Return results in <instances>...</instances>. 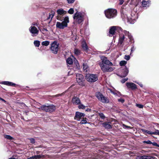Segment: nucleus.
Returning a JSON list of instances; mask_svg holds the SVG:
<instances>
[{
	"label": "nucleus",
	"mask_w": 159,
	"mask_h": 159,
	"mask_svg": "<svg viewBox=\"0 0 159 159\" xmlns=\"http://www.w3.org/2000/svg\"><path fill=\"white\" fill-rule=\"evenodd\" d=\"M121 17L123 20L125 21L129 22L130 24H133L138 18V14L134 10L131 11L130 16H128L127 12L125 9H122L120 11Z\"/></svg>",
	"instance_id": "nucleus-1"
},
{
	"label": "nucleus",
	"mask_w": 159,
	"mask_h": 159,
	"mask_svg": "<svg viewBox=\"0 0 159 159\" xmlns=\"http://www.w3.org/2000/svg\"><path fill=\"white\" fill-rule=\"evenodd\" d=\"M86 16V14L82 11L79 12L77 11L74 15L73 18L74 20V23L80 24L83 22L84 19V17Z\"/></svg>",
	"instance_id": "nucleus-2"
},
{
	"label": "nucleus",
	"mask_w": 159,
	"mask_h": 159,
	"mask_svg": "<svg viewBox=\"0 0 159 159\" xmlns=\"http://www.w3.org/2000/svg\"><path fill=\"white\" fill-rule=\"evenodd\" d=\"M69 22V17L68 16H66L63 19V20L61 22H57L56 26L57 28L61 29H63L68 26V24Z\"/></svg>",
	"instance_id": "nucleus-3"
},
{
	"label": "nucleus",
	"mask_w": 159,
	"mask_h": 159,
	"mask_svg": "<svg viewBox=\"0 0 159 159\" xmlns=\"http://www.w3.org/2000/svg\"><path fill=\"white\" fill-rule=\"evenodd\" d=\"M106 17L109 19L113 18L117 15V11L116 9H109L105 11Z\"/></svg>",
	"instance_id": "nucleus-4"
},
{
	"label": "nucleus",
	"mask_w": 159,
	"mask_h": 159,
	"mask_svg": "<svg viewBox=\"0 0 159 159\" xmlns=\"http://www.w3.org/2000/svg\"><path fill=\"white\" fill-rule=\"evenodd\" d=\"M96 96L99 101L103 103H107L109 100L107 98L100 92H97L96 93Z\"/></svg>",
	"instance_id": "nucleus-5"
},
{
	"label": "nucleus",
	"mask_w": 159,
	"mask_h": 159,
	"mask_svg": "<svg viewBox=\"0 0 159 159\" xmlns=\"http://www.w3.org/2000/svg\"><path fill=\"white\" fill-rule=\"evenodd\" d=\"M41 109L46 112H53L56 109L55 106L53 105H43L41 107Z\"/></svg>",
	"instance_id": "nucleus-6"
},
{
	"label": "nucleus",
	"mask_w": 159,
	"mask_h": 159,
	"mask_svg": "<svg viewBox=\"0 0 159 159\" xmlns=\"http://www.w3.org/2000/svg\"><path fill=\"white\" fill-rule=\"evenodd\" d=\"M85 78L89 82H94L98 80L97 75L94 74H88L86 75Z\"/></svg>",
	"instance_id": "nucleus-7"
},
{
	"label": "nucleus",
	"mask_w": 159,
	"mask_h": 159,
	"mask_svg": "<svg viewBox=\"0 0 159 159\" xmlns=\"http://www.w3.org/2000/svg\"><path fill=\"white\" fill-rule=\"evenodd\" d=\"M59 43L56 41L53 42L51 44L50 49L52 52L54 54L57 53L58 50Z\"/></svg>",
	"instance_id": "nucleus-8"
},
{
	"label": "nucleus",
	"mask_w": 159,
	"mask_h": 159,
	"mask_svg": "<svg viewBox=\"0 0 159 159\" xmlns=\"http://www.w3.org/2000/svg\"><path fill=\"white\" fill-rule=\"evenodd\" d=\"M111 66L102 64L100 67L104 72H111L115 68L114 67L110 66Z\"/></svg>",
	"instance_id": "nucleus-9"
},
{
	"label": "nucleus",
	"mask_w": 159,
	"mask_h": 159,
	"mask_svg": "<svg viewBox=\"0 0 159 159\" xmlns=\"http://www.w3.org/2000/svg\"><path fill=\"white\" fill-rule=\"evenodd\" d=\"M102 62L99 63V65L101 66V65H107L109 66H113V63L108 60L106 57L102 56L101 57Z\"/></svg>",
	"instance_id": "nucleus-10"
},
{
	"label": "nucleus",
	"mask_w": 159,
	"mask_h": 159,
	"mask_svg": "<svg viewBox=\"0 0 159 159\" xmlns=\"http://www.w3.org/2000/svg\"><path fill=\"white\" fill-rule=\"evenodd\" d=\"M76 79L77 82L80 86H83L84 79L83 75L80 74H76Z\"/></svg>",
	"instance_id": "nucleus-11"
},
{
	"label": "nucleus",
	"mask_w": 159,
	"mask_h": 159,
	"mask_svg": "<svg viewBox=\"0 0 159 159\" xmlns=\"http://www.w3.org/2000/svg\"><path fill=\"white\" fill-rule=\"evenodd\" d=\"M67 12L66 11L64 10L62 8L57 10V12L58 15L57 16V19L58 20H61L62 16L66 14Z\"/></svg>",
	"instance_id": "nucleus-12"
},
{
	"label": "nucleus",
	"mask_w": 159,
	"mask_h": 159,
	"mask_svg": "<svg viewBox=\"0 0 159 159\" xmlns=\"http://www.w3.org/2000/svg\"><path fill=\"white\" fill-rule=\"evenodd\" d=\"M29 30L33 37L37 36L39 34V30L36 27L34 26H31L29 29Z\"/></svg>",
	"instance_id": "nucleus-13"
},
{
	"label": "nucleus",
	"mask_w": 159,
	"mask_h": 159,
	"mask_svg": "<svg viewBox=\"0 0 159 159\" xmlns=\"http://www.w3.org/2000/svg\"><path fill=\"white\" fill-rule=\"evenodd\" d=\"M117 30H122V29L116 26H112L110 27L109 31V35L110 37H111L115 34V31Z\"/></svg>",
	"instance_id": "nucleus-14"
},
{
	"label": "nucleus",
	"mask_w": 159,
	"mask_h": 159,
	"mask_svg": "<svg viewBox=\"0 0 159 159\" xmlns=\"http://www.w3.org/2000/svg\"><path fill=\"white\" fill-rule=\"evenodd\" d=\"M85 115V114L83 113L76 111L74 117V119L75 120L78 121H80V120Z\"/></svg>",
	"instance_id": "nucleus-15"
},
{
	"label": "nucleus",
	"mask_w": 159,
	"mask_h": 159,
	"mask_svg": "<svg viewBox=\"0 0 159 159\" xmlns=\"http://www.w3.org/2000/svg\"><path fill=\"white\" fill-rule=\"evenodd\" d=\"M129 69L126 66H125L124 69L121 70V75L120 76L121 77H125L129 73Z\"/></svg>",
	"instance_id": "nucleus-16"
},
{
	"label": "nucleus",
	"mask_w": 159,
	"mask_h": 159,
	"mask_svg": "<svg viewBox=\"0 0 159 159\" xmlns=\"http://www.w3.org/2000/svg\"><path fill=\"white\" fill-rule=\"evenodd\" d=\"M126 86L128 88L134 90L137 88V86L135 84L131 82L126 83Z\"/></svg>",
	"instance_id": "nucleus-17"
},
{
	"label": "nucleus",
	"mask_w": 159,
	"mask_h": 159,
	"mask_svg": "<svg viewBox=\"0 0 159 159\" xmlns=\"http://www.w3.org/2000/svg\"><path fill=\"white\" fill-rule=\"evenodd\" d=\"M72 102L74 104L78 105L80 103V101L78 98L74 96L72 98Z\"/></svg>",
	"instance_id": "nucleus-18"
},
{
	"label": "nucleus",
	"mask_w": 159,
	"mask_h": 159,
	"mask_svg": "<svg viewBox=\"0 0 159 159\" xmlns=\"http://www.w3.org/2000/svg\"><path fill=\"white\" fill-rule=\"evenodd\" d=\"M123 33L125 34V35H127L130 40L132 42L134 43V41L133 38L132 36L129 33V31H127L125 30H124L123 31Z\"/></svg>",
	"instance_id": "nucleus-19"
},
{
	"label": "nucleus",
	"mask_w": 159,
	"mask_h": 159,
	"mask_svg": "<svg viewBox=\"0 0 159 159\" xmlns=\"http://www.w3.org/2000/svg\"><path fill=\"white\" fill-rule=\"evenodd\" d=\"M150 4V1L149 0L146 1L143 0L142 2V6L143 7H148L149 6Z\"/></svg>",
	"instance_id": "nucleus-20"
},
{
	"label": "nucleus",
	"mask_w": 159,
	"mask_h": 159,
	"mask_svg": "<svg viewBox=\"0 0 159 159\" xmlns=\"http://www.w3.org/2000/svg\"><path fill=\"white\" fill-rule=\"evenodd\" d=\"M2 84H4L9 86H15L16 84L11 82L7 81H3L1 82Z\"/></svg>",
	"instance_id": "nucleus-21"
},
{
	"label": "nucleus",
	"mask_w": 159,
	"mask_h": 159,
	"mask_svg": "<svg viewBox=\"0 0 159 159\" xmlns=\"http://www.w3.org/2000/svg\"><path fill=\"white\" fill-rule=\"evenodd\" d=\"M125 39V37L123 34H120L119 36V39L118 43L120 45L123 43V41Z\"/></svg>",
	"instance_id": "nucleus-22"
},
{
	"label": "nucleus",
	"mask_w": 159,
	"mask_h": 159,
	"mask_svg": "<svg viewBox=\"0 0 159 159\" xmlns=\"http://www.w3.org/2000/svg\"><path fill=\"white\" fill-rule=\"evenodd\" d=\"M82 47L83 49L85 51H87L88 49V46L85 41H83L82 43Z\"/></svg>",
	"instance_id": "nucleus-23"
},
{
	"label": "nucleus",
	"mask_w": 159,
	"mask_h": 159,
	"mask_svg": "<svg viewBox=\"0 0 159 159\" xmlns=\"http://www.w3.org/2000/svg\"><path fill=\"white\" fill-rule=\"evenodd\" d=\"M103 126L107 129H111L112 128L111 126L107 123H103L102 124Z\"/></svg>",
	"instance_id": "nucleus-24"
},
{
	"label": "nucleus",
	"mask_w": 159,
	"mask_h": 159,
	"mask_svg": "<svg viewBox=\"0 0 159 159\" xmlns=\"http://www.w3.org/2000/svg\"><path fill=\"white\" fill-rule=\"evenodd\" d=\"M55 15V13L54 12H52L49 14V16L47 18V19L50 20L51 21Z\"/></svg>",
	"instance_id": "nucleus-25"
},
{
	"label": "nucleus",
	"mask_w": 159,
	"mask_h": 159,
	"mask_svg": "<svg viewBox=\"0 0 159 159\" xmlns=\"http://www.w3.org/2000/svg\"><path fill=\"white\" fill-rule=\"evenodd\" d=\"M157 132H158V131L157 129H156L154 132H152L147 130L146 133L147 134L151 135L152 134L156 135V134L158 133Z\"/></svg>",
	"instance_id": "nucleus-26"
},
{
	"label": "nucleus",
	"mask_w": 159,
	"mask_h": 159,
	"mask_svg": "<svg viewBox=\"0 0 159 159\" xmlns=\"http://www.w3.org/2000/svg\"><path fill=\"white\" fill-rule=\"evenodd\" d=\"M66 63L68 64L72 65L73 63L72 59L70 57H68L66 60Z\"/></svg>",
	"instance_id": "nucleus-27"
},
{
	"label": "nucleus",
	"mask_w": 159,
	"mask_h": 159,
	"mask_svg": "<svg viewBox=\"0 0 159 159\" xmlns=\"http://www.w3.org/2000/svg\"><path fill=\"white\" fill-rule=\"evenodd\" d=\"M41 158V156L40 155H37L33 156L31 157H30L28 159H39Z\"/></svg>",
	"instance_id": "nucleus-28"
},
{
	"label": "nucleus",
	"mask_w": 159,
	"mask_h": 159,
	"mask_svg": "<svg viewBox=\"0 0 159 159\" xmlns=\"http://www.w3.org/2000/svg\"><path fill=\"white\" fill-rule=\"evenodd\" d=\"M136 49V47L134 44H132L131 45V47L130 49L131 52L130 55H131L132 53Z\"/></svg>",
	"instance_id": "nucleus-29"
},
{
	"label": "nucleus",
	"mask_w": 159,
	"mask_h": 159,
	"mask_svg": "<svg viewBox=\"0 0 159 159\" xmlns=\"http://www.w3.org/2000/svg\"><path fill=\"white\" fill-rule=\"evenodd\" d=\"M50 43V42L48 41H43L42 43V44L43 46H48Z\"/></svg>",
	"instance_id": "nucleus-30"
},
{
	"label": "nucleus",
	"mask_w": 159,
	"mask_h": 159,
	"mask_svg": "<svg viewBox=\"0 0 159 159\" xmlns=\"http://www.w3.org/2000/svg\"><path fill=\"white\" fill-rule=\"evenodd\" d=\"M34 46L36 47H39L40 44V42L39 40H35L34 42Z\"/></svg>",
	"instance_id": "nucleus-31"
},
{
	"label": "nucleus",
	"mask_w": 159,
	"mask_h": 159,
	"mask_svg": "<svg viewBox=\"0 0 159 159\" xmlns=\"http://www.w3.org/2000/svg\"><path fill=\"white\" fill-rule=\"evenodd\" d=\"M4 137L6 139L8 140H11L13 139V138L12 137L9 135H4Z\"/></svg>",
	"instance_id": "nucleus-32"
},
{
	"label": "nucleus",
	"mask_w": 159,
	"mask_h": 159,
	"mask_svg": "<svg viewBox=\"0 0 159 159\" xmlns=\"http://www.w3.org/2000/svg\"><path fill=\"white\" fill-rule=\"evenodd\" d=\"M127 63V61H121L120 62V66H123L126 65Z\"/></svg>",
	"instance_id": "nucleus-33"
},
{
	"label": "nucleus",
	"mask_w": 159,
	"mask_h": 159,
	"mask_svg": "<svg viewBox=\"0 0 159 159\" xmlns=\"http://www.w3.org/2000/svg\"><path fill=\"white\" fill-rule=\"evenodd\" d=\"M74 53L76 55H79L80 53V50L77 49H75L74 50Z\"/></svg>",
	"instance_id": "nucleus-34"
},
{
	"label": "nucleus",
	"mask_w": 159,
	"mask_h": 159,
	"mask_svg": "<svg viewBox=\"0 0 159 159\" xmlns=\"http://www.w3.org/2000/svg\"><path fill=\"white\" fill-rule=\"evenodd\" d=\"M83 69L84 71H87L88 70V66L86 64H83Z\"/></svg>",
	"instance_id": "nucleus-35"
},
{
	"label": "nucleus",
	"mask_w": 159,
	"mask_h": 159,
	"mask_svg": "<svg viewBox=\"0 0 159 159\" xmlns=\"http://www.w3.org/2000/svg\"><path fill=\"white\" fill-rule=\"evenodd\" d=\"M98 115L100 117V118L102 119H105V117L104 115V114L102 113H98Z\"/></svg>",
	"instance_id": "nucleus-36"
},
{
	"label": "nucleus",
	"mask_w": 159,
	"mask_h": 159,
	"mask_svg": "<svg viewBox=\"0 0 159 159\" xmlns=\"http://www.w3.org/2000/svg\"><path fill=\"white\" fill-rule=\"evenodd\" d=\"M68 13L70 14H72L74 13V10L73 8H70L68 11Z\"/></svg>",
	"instance_id": "nucleus-37"
},
{
	"label": "nucleus",
	"mask_w": 159,
	"mask_h": 159,
	"mask_svg": "<svg viewBox=\"0 0 159 159\" xmlns=\"http://www.w3.org/2000/svg\"><path fill=\"white\" fill-rule=\"evenodd\" d=\"M87 123V119L85 118L82 120L80 122L81 124H86Z\"/></svg>",
	"instance_id": "nucleus-38"
},
{
	"label": "nucleus",
	"mask_w": 159,
	"mask_h": 159,
	"mask_svg": "<svg viewBox=\"0 0 159 159\" xmlns=\"http://www.w3.org/2000/svg\"><path fill=\"white\" fill-rule=\"evenodd\" d=\"M78 107L80 109H84L85 108V106L83 104H80L79 105Z\"/></svg>",
	"instance_id": "nucleus-39"
},
{
	"label": "nucleus",
	"mask_w": 159,
	"mask_h": 159,
	"mask_svg": "<svg viewBox=\"0 0 159 159\" xmlns=\"http://www.w3.org/2000/svg\"><path fill=\"white\" fill-rule=\"evenodd\" d=\"M124 59L127 61L129 60L130 59V57L129 55H125Z\"/></svg>",
	"instance_id": "nucleus-40"
},
{
	"label": "nucleus",
	"mask_w": 159,
	"mask_h": 159,
	"mask_svg": "<svg viewBox=\"0 0 159 159\" xmlns=\"http://www.w3.org/2000/svg\"><path fill=\"white\" fill-rule=\"evenodd\" d=\"M143 143H147L148 144H152V142H151L150 140H148L147 141H144L143 142Z\"/></svg>",
	"instance_id": "nucleus-41"
},
{
	"label": "nucleus",
	"mask_w": 159,
	"mask_h": 159,
	"mask_svg": "<svg viewBox=\"0 0 159 159\" xmlns=\"http://www.w3.org/2000/svg\"><path fill=\"white\" fill-rule=\"evenodd\" d=\"M136 106L140 108H142L143 107V106L141 104H137L136 105Z\"/></svg>",
	"instance_id": "nucleus-42"
},
{
	"label": "nucleus",
	"mask_w": 159,
	"mask_h": 159,
	"mask_svg": "<svg viewBox=\"0 0 159 159\" xmlns=\"http://www.w3.org/2000/svg\"><path fill=\"white\" fill-rule=\"evenodd\" d=\"M142 156L143 159H150V156Z\"/></svg>",
	"instance_id": "nucleus-43"
},
{
	"label": "nucleus",
	"mask_w": 159,
	"mask_h": 159,
	"mask_svg": "<svg viewBox=\"0 0 159 159\" xmlns=\"http://www.w3.org/2000/svg\"><path fill=\"white\" fill-rule=\"evenodd\" d=\"M67 1L68 3L72 4L75 2V0H67Z\"/></svg>",
	"instance_id": "nucleus-44"
},
{
	"label": "nucleus",
	"mask_w": 159,
	"mask_h": 159,
	"mask_svg": "<svg viewBox=\"0 0 159 159\" xmlns=\"http://www.w3.org/2000/svg\"><path fill=\"white\" fill-rule=\"evenodd\" d=\"M128 80V78L123 79L121 80V82L122 83H124L126 81Z\"/></svg>",
	"instance_id": "nucleus-45"
},
{
	"label": "nucleus",
	"mask_w": 159,
	"mask_h": 159,
	"mask_svg": "<svg viewBox=\"0 0 159 159\" xmlns=\"http://www.w3.org/2000/svg\"><path fill=\"white\" fill-rule=\"evenodd\" d=\"M119 4L120 5H122L123 3L124 2V0H119Z\"/></svg>",
	"instance_id": "nucleus-46"
},
{
	"label": "nucleus",
	"mask_w": 159,
	"mask_h": 159,
	"mask_svg": "<svg viewBox=\"0 0 159 159\" xmlns=\"http://www.w3.org/2000/svg\"><path fill=\"white\" fill-rule=\"evenodd\" d=\"M152 144L154 146H157L159 147V145H158L156 142H152Z\"/></svg>",
	"instance_id": "nucleus-47"
},
{
	"label": "nucleus",
	"mask_w": 159,
	"mask_h": 159,
	"mask_svg": "<svg viewBox=\"0 0 159 159\" xmlns=\"http://www.w3.org/2000/svg\"><path fill=\"white\" fill-rule=\"evenodd\" d=\"M118 101L119 102H121V103H123L125 101V100L122 98H120L118 99Z\"/></svg>",
	"instance_id": "nucleus-48"
},
{
	"label": "nucleus",
	"mask_w": 159,
	"mask_h": 159,
	"mask_svg": "<svg viewBox=\"0 0 159 159\" xmlns=\"http://www.w3.org/2000/svg\"><path fill=\"white\" fill-rule=\"evenodd\" d=\"M30 142L32 143H35V140L34 139L31 138L30 139Z\"/></svg>",
	"instance_id": "nucleus-49"
},
{
	"label": "nucleus",
	"mask_w": 159,
	"mask_h": 159,
	"mask_svg": "<svg viewBox=\"0 0 159 159\" xmlns=\"http://www.w3.org/2000/svg\"><path fill=\"white\" fill-rule=\"evenodd\" d=\"M31 26H38V24L36 23H34L32 24Z\"/></svg>",
	"instance_id": "nucleus-50"
},
{
	"label": "nucleus",
	"mask_w": 159,
	"mask_h": 159,
	"mask_svg": "<svg viewBox=\"0 0 159 159\" xmlns=\"http://www.w3.org/2000/svg\"><path fill=\"white\" fill-rule=\"evenodd\" d=\"M123 128H130V127L129 126H127V125H124L123 124Z\"/></svg>",
	"instance_id": "nucleus-51"
},
{
	"label": "nucleus",
	"mask_w": 159,
	"mask_h": 159,
	"mask_svg": "<svg viewBox=\"0 0 159 159\" xmlns=\"http://www.w3.org/2000/svg\"><path fill=\"white\" fill-rule=\"evenodd\" d=\"M136 159H143L142 156H138L136 157Z\"/></svg>",
	"instance_id": "nucleus-52"
},
{
	"label": "nucleus",
	"mask_w": 159,
	"mask_h": 159,
	"mask_svg": "<svg viewBox=\"0 0 159 159\" xmlns=\"http://www.w3.org/2000/svg\"><path fill=\"white\" fill-rule=\"evenodd\" d=\"M61 95V94H57V95H55L54 96L55 97H58L60 96Z\"/></svg>",
	"instance_id": "nucleus-53"
},
{
	"label": "nucleus",
	"mask_w": 159,
	"mask_h": 159,
	"mask_svg": "<svg viewBox=\"0 0 159 159\" xmlns=\"http://www.w3.org/2000/svg\"><path fill=\"white\" fill-rule=\"evenodd\" d=\"M0 100L4 102H6V101L4 100L3 99L1 98L0 97Z\"/></svg>",
	"instance_id": "nucleus-54"
},
{
	"label": "nucleus",
	"mask_w": 159,
	"mask_h": 159,
	"mask_svg": "<svg viewBox=\"0 0 159 159\" xmlns=\"http://www.w3.org/2000/svg\"><path fill=\"white\" fill-rule=\"evenodd\" d=\"M141 130L143 132L146 133L147 130L142 129H141Z\"/></svg>",
	"instance_id": "nucleus-55"
},
{
	"label": "nucleus",
	"mask_w": 159,
	"mask_h": 159,
	"mask_svg": "<svg viewBox=\"0 0 159 159\" xmlns=\"http://www.w3.org/2000/svg\"><path fill=\"white\" fill-rule=\"evenodd\" d=\"M139 84L141 87H143V85L142 84Z\"/></svg>",
	"instance_id": "nucleus-56"
},
{
	"label": "nucleus",
	"mask_w": 159,
	"mask_h": 159,
	"mask_svg": "<svg viewBox=\"0 0 159 159\" xmlns=\"http://www.w3.org/2000/svg\"><path fill=\"white\" fill-rule=\"evenodd\" d=\"M157 131L158 132H157L158 133L156 134V135H159V130H157Z\"/></svg>",
	"instance_id": "nucleus-57"
},
{
	"label": "nucleus",
	"mask_w": 159,
	"mask_h": 159,
	"mask_svg": "<svg viewBox=\"0 0 159 159\" xmlns=\"http://www.w3.org/2000/svg\"><path fill=\"white\" fill-rule=\"evenodd\" d=\"M43 30H45L46 31H48V30H47V29H46V28H44L43 29Z\"/></svg>",
	"instance_id": "nucleus-58"
},
{
	"label": "nucleus",
	"mask_w": 159,
	"mask_h": 159,
	"mask_svg": "<svg viewBox=\"0 0 159 159\" xmlns=\"http://www.w3.org/2000/svg\"><path fill=\"white\" fill-rule=\"evenodd\" d=\"M134 82L135 83H137V84H138V83H137L136 81H134Z\"/></svg>",
	"instance_id": "nucleus-59"
},
{
	"label": "nucleus",
	"mask_w": 159,
	"mask_h": 159,
	"mask_svg": "<svg viewBox=\"0 0 159 159\" xmlns=\"http://www.w3.org/2000/svg\"><path fill=\"white\" fill-rule=\"evenodd\" d=\"M68 74H70V72H68Z\"/></svg>",
	"instance_id": "nucleus-60"
},
{
	"label": "nucleus",
	"mask_w": 159,
	"mask_h": 159,
	"mask_svg": "<svg viewBox=\"0 0 159 159\" xmlns=\"http://www.w3.org/2000/svg\"><path fill=\"white\" fill-rule=\"evenodd\" d=\"M76 66H77V67H78L77 65V64H76Z\"/></svg>",
	"instance_id": "nucleus-61"
}]
</instances>
